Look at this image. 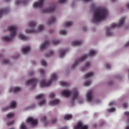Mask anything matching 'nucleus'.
<instances>
[{"label": "nucleus", "mask_w": 129, "mask_h": 129, "mask_svg": "<svg viewBox=\"0 0 129 129\" xmlns=\"http://www.w3.org/2000/svg\"><path fill=\"white\" fill-rule=\"evenodd\" d=\"M52 44L53 45H58L59 44V41L58 40H54L52 42Z\"/></svg>", "instance_id": "nucleus-43"}, {"label": "nucleus", "mask_w": 129, "mask_h": 129, "mask_svg": "<svg viewBox=\"0 0 129 129\" xmlns=\"http://www.w3.org/2000/svg\"><path fill=\"white\" fill-rule=\"evenodd\" d=\"M53 54H54V51H50L49 55H50V56H52V55H53Z\"/></svg>", "instance_id": "nucleus-55"}, {"label": "nucleus", "mask_w": 129, "mask_h": 129, "mask_svg": "<svg viewBox=\"0 0 129 129\" xmlns=\"http://www.w3.org/2000/svg\"><path fill=\"white\" fill-rule=\"evenodd\" d=\"M84 1V2H90V1H91V0H83Z\"/></svg>", "instance_id": "nucleus-58"}, {"label": "nucleus", "mask_w": 129, "mask_h": 129, "mask_svg": "<svg viewBox=\"0 0 129 129\" xmlns=\"http://www.w3.org/2000/svg\"><path fill=\"white\" fill-rule=\"evenodd\" d=\"M83 102V100H79V103H80V104H82V103Z\"/></svg>", "instance_id": "nucleus-54"}, {"label": "nucleus", "mask_w": 129, "mask_h": 129, "mask_svg": "<svg viewBox=\"0 0 129 129\" xmlns=\"http://www.w3.org/2000/svg\"><path fill=\"white\" fill-rule=\"evenodd\" d=\"M125 22V17L121 18L118 23H113L110 25V28H108L105 32L106 36H111L112 35V32L111 30L115 28H121L123 25H124V22Z\"/></svg>", "instance_id": "nucleus-2"}, {"label": "nucleus", "mask_w": 129, "mask_h": 129, "mask_svg": "<svg viewBox=\"0 0 129 129\" xmlns=\"http://www.w3.org/2000/svg\"><path fill=\"white\" fill-rule=\"evenodd\" d=\"M124 114L125 115V116H128L129 117V111L124 112ZM126 123H129V119H127Z\"/></svg>", "instance_id": "nucleus-34"}, {"label": "nucleus", "mask_w": 129, "mask_h": 129, "mask_svg": "<svg viewBox=\"0 0 129 129\" xmlns=\"http://www.w3.org/2000/svg\"><path fill=\"white\" fill-rule=\"evenodd\" d=\"M55 93H51L50 94H49V97L50 98H53V97H55Z\"/></svg>", "instance_id": "nucleus-39"}, {"label": "nucleus", "mask_w": 129, "mask_h": 129, "mask_svg": "<svg viewBox=\"0 0 129 129\" xmlns=\"http://www.w3.org/2000/svg\"><path fill=\"white\" fill-rule=\"evenodd\" d=\"M41 120L42 121H43V123H44V125H45V126H47V124L48 123V121H47V118L46 117V116H43L41 118Z\"/></svg>", "instance_id": "nucleus-21"}, {"label": "nucleus", "mask_w": 129, "mask_h": 129, "mask_svg": "<svg viewBox=\"0 0 129 129\" xmlns=\"http://www.w3.org/2000/svg\"><path fill=\"white\" fill-rule=\"evenodd\" d=\"M107 15H108V13L106 9L103 8H97L93 16V23L97 24L101 21H103L107 17Z\"/></svg>", "instance_id": "nucleus-1"}, {"label": "nucleus", "mask_w": 129, "mask_h": 129, "mask_svg": "<svg viewBox=\"0 0 129 129\" xmlns=\"http://www.w3.org/2000/svg\"><path fill=\"white\" fill-rule=\"evenodd\" d=\"M37 83V80L33 79L32 80H28L25 82V85L28 86L30 85V84H31L32 86H36V84Z\"/></svg>", "instance_id": "nucleus-11"}, {"label": "nucleus", "mask_w": 129, "mask_h": 129, "mask_svg": "<svg viewBox=\"0 0 129 129\" xmlns=\"http://www.w3.org/2000/svg\"><path fill=\"white\" fill-rule=\"evenodd\" d=\"M15 4L16 5V6H19V5H20V1H16Z\"/></svg>", "instance_id": "nucleus-51"}, {"label": "nucleus", "mask_w": 129, "mask_h": 129, "mask_svg": "<svg viewBox=\"0 0 129 129\" xmlns=\"http://www.w3.org/2000/svg\"><path fill=\"white\" fill-rule=\"evenodd\" d=\"M127 106H128V104H127V103H124V104H123V107L124 108H126V107H127Z\"/></svg>", "instance_id": "nucleus-44"}, {"label": "nucleus", "mask_w": 129, "mask_h": 129, "mask_svg": "<svg viewBox=\"0 0 129 129\" xmlns=\"http://www.w3.org/2000/svg\"><path fill=\"white\" fill-rule=\"evenodd\" d=\"M111 1H114V0H111Z\"/></svg>", "instance_id": "nucleus-61"}, {"label": "nucleus", "mask_w": 129, "mask_h": 129, "mask_svg": "<svg viewBox=\"0 0 129 129\" xmlns=\"http://www.w3.org/2000/svg\"><path fill=\"white\" fill-rule=\"evenodd\" d=\"M73 117V116L71 114H67L64 117V120H69V119H71Z\"/></svg>", "instance_id": "nucleus-22"}, {"label": "nucleus", "mask_w": 129, "mask_h": 129, "mask_svg": "<svg viewBox=\"0 0 129 129\" xmlns=\"http://www.w3.org/2000/svg\"><path fill=\"white\" fill-rule=\"evenodd\" d=\"M67 2V0H57V4H65Z\"/></svg>", "instance_id": "nucleus-35"}, {"label": "nucleus", "mask_w": 129, "mask_h": 129, "mask_svg": "<svg viewBox=\"0 0 129 129\" xmlns=\"http://www.w3.org/2000/svg\"><path fill=\"white\" fill-rule=\"evenodd\" d=\"M20 129H27V126H26L24 122L21 123L20 125Z\"/></svg>", "instance_id": "nucleus-28"}, {"label": "nucleus", "mask_w": 129, "mask_h": 129, "mask_svg": "<svg viewBox=\"0 0 129 129\" xmlns=\"http://www.w3.org/2000/svg\"><path fill=\"white\" fill-rule=\"evenodd\" d=\"M59 84L61 86H68V83L64 81L59 82Z\"/></svg>", "instance_id": "nucleus-29"}, {"label": "nucleus", "mask_w": 129, "mask_h": 129, "mask_svg": "<svg viewBox=\"0 0 129 129\" xmlns=\"http://www.w3.org/2000/svg\"><path fill=\"white\" fill-rule=\"evenodd\" d=\"M108 112H114L115 111V108H111L107 110Z\"/></svg>", "instance_id": "nucleus-37"}, {"label": "nucleus", "mask_w": 129, "mask_h": 129, "mask_svg": "<svg viewBox=\"0 0 129 129\" xmlns=\"http://www.w3.org/2000/svg\"><path fill=\"white\" fill-rule=\"evenodd\" d=\"M82 44V42L78 40H74L72 42V46H79V45H81Z\"/></svg>", "instance_id": "nucleus-17"}, {"label": "nucleus", "mask_w": 129, "mask_h": 129, "mask_svg": "<svg viewBox=\"0 0 129 129\" xmlns=\"http://www.w3.org/2000/svg\"><path fill=\"white\" fill-rule=\"evenodd\" d=\"M87 58V54H84L80 60H77L75 61V63L72 65V69H74L76 66H77V64H78L79 62H80V61H84V60H85Z\"/></svg>", "instance_id": "nucleus-9"}, {"label": "nucleus", "mask_w": 129, "mask_h": 129, "mask_svg": "<svg viewBox=\"0 0 129 129\" xmlns=\"http://www.w3.org/2000/svg\"><path fill=\"white\" fill-rule=\"evenodd\" d=\"M57 80H58V75L55 73H53L50 75L49 81L47 83L44 81H41L40 82V86L41 88H43V87H48V86H50L52 84V82L57 81Z\"/></svg>", "instance_id": "nucleus-4"}, {"label": "nucleus", "mask_w": 129, "mask_h": 129, "mask_svg": "<svg viewBox=\"0 0 129 129\" xmlns=\"http://www.w3.org/2000/svg\"><path fill=\"white\" fill-rule=\"evenodd\" d=\"M6 116L7 118H12V117H14V116H15V114L13 112H10L8 113L6 115Z\"/></svg>", "instance_id": "nucleus-25"}, {"label": "nucleus", "mask_w": 129, "mask_h": 129, "mask_svg": "<svg viewBox=\"0 0 129 129\" xmlns=\"http://www.w3.org/2000/svg\"><path fill=\"white\" fill-rule=\"evenodd\" d=\"M18 37L19 39H21V40H27V37L22 33L18 35Z\"/></svg>", "instance_id": "nucleus-26"}, {"label": "nucleus", "mask_w": 129, "mask_h": 129, "mask_svg": "<svg viewBox=\"0 0 129 129\" xmlns=\"http://www.w3.org/2000/svg\"><path fill=\"white\" fill-rule=\"evenodd\" d=\"M44 97V94H40L35 97V99L37 100L41 99V98H43Z\"/></svg>", "instance_id": "nucleus-30"}, {"label": "nucleus", "mask_w": 129, "mask_h": 129, "mask_svg": "<svg viewBox=\"0 0 129 129\" xmlns=\"http://www.w3.org/2000/svg\"><path fill=\"white\" fill-rule=\"evenodd\" d=\"M17 106V102L15 101H12L10 103V107L12 108H15Z\"/></svg>", "instance_id": "nucleus-24"}, {"label": "nucleus", "mask_w": 129, "mask_h": 129, "mask_svg": "<svg viewBox=\"0 0 129 129\" xmlns=\"http://www.w3.org/2000/svg\"><path fill=\"white\" fill-rule=\"evenodd\" d=\"M35 107V105H31L28 107L29 109H32Z\"/></svg>", "instance_id": "nucleus-49"}, {"label": "nucleus", "mask_w": 129, "mask_h": 129, "mask_svg": "<svg viewBox=\"0 0 129 129\" xmlns=\"http://www.w3.org/2000/svg\"><path fill=\"white\" fill-rule=\"evenodd\" d=\"M113 104H114V102H111L109 103V106H112Z\"/></svg>", "instance_id": "nucleus-50"}, {"label": "nucleus", "mask_w": 129, "mask_h": 129, "mask_svg": "<svg viewBox=\"0 0 129 129\" xmlns=\"http://www.w3.org/2000/svg\"><path fill=\"white\" fill-rule=\"evenodd\" d=\"M60 35H66L67 34V31L61 30L59 31Z\"/></svg>", "instance_id": "nucleus-33"}, {"label": "nucleus", "mask_w": 129, "mask_h": 129, "mask_svg": "<svg viewBox=\"0 0 129 129\" xmlns=\"http://www.w3.org/2000/svg\"><path fill=\"white\" fill-rule=\"evenodd\" d=\"M93 75H94V74L93 72H89L84 76V79H88V78H90V77H92Z\"/></svg>", "instance_id": "nucleus-18"}, {"label": "nucleus", "mask_w": 129, "mask_h": 129, "mask_svg": "<svg viewBox=\"0 0 129 129\" xmlns=\"http://www.w3.org/2000/svg\"><path fill=\"white\" fill-rule=\"evenodd\" d=\"M55 21H56V18L55 17H52V18H51L50 21H48V24H53L55 23Z\"/></svg>", "instance_id": "nucleus-27"}, {"label": "nucleus", "mask_w": 129, "mask_h": 129, "mask_svg": "<svg viewBox=\"0 0 129 129\" xmlns=\"http://www.w3.org/2000/svg\"><path fill=\"white\" fill-rule=\"evenodd\" d=\"M55 10V8H52L49 9H44L42 11L43 14H49V13H52V12H54V10Z\"/></svg>", "instance_id": "nucleus-16"}, {"label": "nucleus", "mask_w": 129, "mask_h": 129, "mask_svg": "<svg viewBox=\"0 0 129 129\" xmlns=\"http://www.w3.org/2000/svg\"><path fill=\"white\" fill-rule=\"evenodd\" d=\"M87 29L86 27H84V28H83L84 31H86V29Z\"/></svg>", "instance_id": "nucleus-59"}, {"label": "nucleus", "mask_w": 129, "mask_h": 129, "mask_svg": "<svg viewBox=\"0 0 129 129\" xmlns=\"http://www.w3.org/2000/svg\"><path fill=\"white\" fill-rule=\"evenodd\" d=\"M40 74H44L45 73V71L43 69L40 70Z\"/></svg>", "instance_id": "nucleus-48"}, {"label": "nucleus", "mask_w": 129, "mask_h": 129, "mask_svg": "<svg viewBox=\"0 0 129 129\" xmlns=\"http://www.w3.org/2000/svg\"><path fill=\"white\" fill-rule=\"evenodd\" d=\"M8 63H9V60H8V59H5L3 61L4 64H8Z\"/></svg>", "instance_id": "nucleus-47"}, {"label": "nucleus", "mask_w": 129, "mask_h": 129, "mask_svg": "<svg viewBox=\"0 0 129 129\" xmlns=\"http://www.w3.org/2000/svg\"><path fill=\"white\" fill-rule=\"evenodd\" d=\"M126 8L129 10V3L126 4Z\"/></svg>", "instance_id": "nucleus-53"}, {"label": "nucleus", "mask_w": 129, "mask_h": 129, "mask_svg": "<svg viewBox=\"0 0 129 129\" xmlns=\"http://www.w3.org/2000/svg\"><path fill=\"white\" fill-rule=\"evenodd\" d=\"M111 68V67L110 66V64L107 63L105 64V69H110Z\"/></svg>", "instance_id": "nucleus-42"}, {"label": "nucleus", "mask_w": 129, "mask_h": 129, "mask_svg": "<svg viewBox=\"0 0 129 129\" xmlns=\"http://www.w3.org/2000/svg\"><path fill=\"white\" fill-rule=\"evenodd\" d=\"M21 90V88L19 87H11L9 89V92H17V91H20Z\"/></svg>", "instance_id": "nucleus-14"}, {"label": "nucleus", "mask_w": 129, "mask_h": 129, "mask_svg": "<svg viewBox=\"0 0 129 129\" xmlns=\"http://www.w3.org/2000/svg\"><path fill=\"white\" fill-rule=\"evenodd\" d=\"M59 102H60L59 99H54L53 100L50 101L49 102V105L54 106V105H56V104H58V103H59Z\"/></svg>", "instance_id": "nucleus-15"}, {"label": "nucleus", "mask_w": 129, "mask_h": 129, "mask_svg": "<svg viewBox=\"0 0 129 129\" xmlns=\"http://www.w3.org/2000/svg\"><path fill=\"white\" fill-rule=\"evenodd\" d=\"M65 54H66V50H61L59 51V58H63L65 56Z\"/></svg>", "instance_id": "nucleus-19"}, {"label": "nucleus", "mask_w": 129, "mask_h": 129, "mask_svg": "<svg viewBox=\"0 0 129 129\" xmlns=\"http://www.w3.org/2000/svg\"><path fill=\"white\" fill-rule=\"evenodd\" d=\"M72 93H73V97L72 99V101H75V100L78 99L79 96L78 95V90L76 88L73 89L72 92L68 90H63L60 91V94L65 97H69Z\"/></svg>", "instance_id": "nucleus-3"}, {"label": "nucleus", "mask_w": 129, "mask_h": 129, "mask_svg": "<svg viewBox=\"0 0 129 129\" xmlns=\"http://www.w3.org/2000/svg\"><path fill=\"white\" fill-rule=\"evenodd\" d=\"M93 95H92V92L89 91L87 92L86 97V99L88 102H90V101H92V99L93 98Z\"/></svg>", "instance_id": "nucleus-10"}, {"label": "nucleus", "mask_w": 129, "mask_h": 129, "mask_svg": "<svg viewBox=\"0 0 129 129\" xmlns=\"http://www.w3.org/2000/svg\"><path fill=\"white\" fill-rule=\"evenodd\" d=\"M4 13H6V11L4 9L0 10V15H2V14H4Z\"/></svg>", "instance_id": "nucleus-45"}, {"label": "nucleus", "mask_w": 129, "mask_h": 129, "mask_svg": "<svg viewBox=\"0 0 129 129\" xmlns=\"http://www.w3.org/2000/svg\"><path fill=\"white\" fill-rule=\"evenodd\" d=\"M45 104H46V100H43L40 101L38 103L39 106H43V105H45Z\"/></svg>", "instance_id": "nucleus-31"}, {"label": "nucleus", "mask_w": 129, "mask_h": 129, "mask_svg": "<svg viewBox=\"0 0 129 129\" xmlns=\"http://www.w3.org/2000/svg\"><path fill=\"white\" fill-rule=\"evenodd\" d=\"M73 129H88V126L87 125H83L82 122L79 121L76 125L74 126Z\"/></svg>", "instance_id": "nucleus-7"}, {"label": "nucleus", "mask_w": 129, "mask_h": 129, "mask_svg": "<svg viewBox=\"0 0 129 129\" xmlns=\"http://www.w3.org/2000/svg\"><path fill=\"white\" fill-rule=\"evenodd\" d=\"M125 129H129V125H127V126H126V127L125 128Z\"/></svg>", "instance_id": "nucleus-57"}, {"label": "nucleus", "mask_w": 129, "mask_h": 129, "mask_svg": "<svg viewBox=\"0 0 129 129\" xmlns=\"http://www.w3.org/2000/svg\"><path fill=\"white\" fill-rule=\"evenodd\" d=\"M44 30V26L43 25H39L38 26V31H43Z\"/></svg>", "instance_id": "nucleus-40"}, {"label": "nucleus", "mask_w": 129, "mask_h": 129, "mask_svg": "<svg viewBox=\"0 0 129 129\" xmlns=\"http://www.w3.org/2000/svg\"><path fill=\"white\" fill-rule=\"evenodd\" d=\"M30 75H32V74H31V73H30Z\"/></svg>", "instance_id": "nucleus-60"}, {"label": "nucleus", "mask_w": 129, "mask_h": 129, "mask_svg": "<svg viewBox=\"0 0 129 129\" xmlns=\"http://www.w3.org/2000/svg\"><path fill=\"white\" fill-rule=\"evenodd\" d=\"M8 30L10 31L11 35H10L9 36H6L3 37L2 38V40L3 41H11L13 38H14L17 34V27L15 26H9L8 28Z\"/></svg>", "instance_id": "nucleus-5"}, {"label": "nucleus", "mask_w": 129, "mask_h": 129, "mask_svg": "<svg viewBox=\"0 0 129 129\" xmlns=\"http://www.w3.org/2000/svg\"><path fill=\"white\" fill-rule=\"evenodd\" d=\"M41 64L42 66H46L47 65V62L44 60H42L41 61Z\"/></svg>", "instance_id": "nucleus-38"}, {"label": "nucleus", "mask_w": 129, "mask_h": 129, "mask_svg": "<svg viewBox=\"0 0 129 129\" xmlns=\"http://www.w3.org/2000/svg\"><path fill=\"white\" fill-rule=\"evenodd\" d=\"M26 122L30 123L32 126L38 125V119L34 118V117H29L26 119Z\"/></svg>", "instance_id": "nucleus-6"}, {"label": "nucleus", "mask_w": 129, "mask_h": 129, "mask_svg": "<svg viewBox=\"0 0 129 129\" xmlns=\"http://www.w3.org/2000/svg\"><path fill=\"white\" fill-rule=\"evenodd\" d=\"M37 31H35L34 29H32V30H29V29H25L26 34H31L32 33H36Z\"/></svg>", "instance_id": "nucleus-20"}, {"label": "nucleus", "mask_w": 129, "mask_h": 129, "mask_svg": "<svg viewBox=\"0 0 129 129\" xmlns=\"http://www.w3.org/2000/svg\"><path fill=\"white\" fill-rule=\"evenodd\" d=\"M7 109V108H3L2 109L3 111H6V110Z\"/></svg>", "instance_id": "nucleus-56"}, {"label": "nucleus", "mask_w": 129, "mask_h": 129, "mask_svg": "<svg viewBox=\"0 0 129 129\" xmlns=\"http://www.w3.org/2000/svg\"><path fill=\"white\" fill-rule=\"evenodd\" d=\"M91 84V81H87L84 83V86H89Z\"/></svg>", "instance_id": "nucleus-36"}, {"label": "nucleus", "mask_w": 129, "mask_h": 129, "mask_svg": "<svg viewBox=\"0 0 129 129\" xmlns=\"http://www.w3.org/2000/svg\"><path fill=\"white\" fill-rule=\"evenodd\" d=\"M66 27H70L73 25V22H67L65 23Z\"/></svg>", "instance_id": "nucleus-32"}, {"label": "nucleus", "mask_w": 129, "mask_h": 129, "mask_svg": "<svg viewBox=\"0 0 129 129\" xmlns=\"http://www.w3.org/2000/svg\"><path fill=\"white\" fill-rule=\"evenodd\" d=\"M35 24L34 22L31 23L29 24V27H34L35 26Z\"/></svg>", "instance_id": "nucleus-46"}, {"label": "nucleus", "mask_w": 129, "mask_h": 129, "mask_svg": "<svg viewBox=\"0 0 129 129\" xmlns=\"http://www.w3.org/2000/svg\"><path fill=\"white\" fill-rule=\"evenodd\" d=\"M15 123V121H11L10 122H8L7 123V125H12V124H14Z\"/></svg>", "instance_id": "nucleus-41"}, {"label": "nucleus", "mask_w": 129, "mask_h": 129, "mask_svg": "<svg viewBox=\"0 0 129 129\" xmlns=\"http://www.w3.org/2000/svg\"><path fill=\"white\" fill-rule=\"evenodd\" d=\"M44 2L45 0H38V1L35 2L33 4V9H37V8H41L44 5Z\"/></svg>", "instance_id": "nucleus-8"}, {"label": "nucleus", "mask_w": 129, "mask_h": 129, "mask_svg": "<svg viewBox=\"0 0 129 129\" xmlns=\"http://www.w3.org/2000/svg\"><path fill=\"white\" fill-rule=\"evenodd\" d=\"M30 50H31V46H30L23 47L21 49L22 52H23V53H24V54H26V53L30 52Z\"/></svg>", "instance_id": "nucleus-13"}, {"label": "nucleus", "mask_w": 129, "mask_h": 129, "mask_svg": "<svg viewBox=\"0 0 129 129\" xmlns=\"http://www.w3.org/2000/svg\"><path fill=\"white\" fill-rule=\"evenodd\" d=\"M86 65L87 67H88V66H89V65H90V62H86Z\"/></svg>", "instance_id": "nucleus-52"}, {"label": "nucleus", "mask_w": 129, "mask_h": 129, "mask_svg": "<svg viewBox=\"0 0 129 129\" xmlns=\"http://www.w3.org/2000/svg\"><path fill=\"white\" fill-rule=\"evenodd\" d=\"M49 45V41L48 40L45 41L44 42L41 44L40 46V50L43 51L44 49Z\"/></svg>", "instance_id": "nucleus-12"}, {"label": "nucleus", "mask_w": 129, "mask_h": 129, "mask_svg": "<svg viewBox=\"0 0 129 129\" xmlns=\"http://www.w3.org/2000/svg\"><path fill=\"white\" fill-rule=\"evenodd\" d=\"M96 54V51L94 49L90 50L88 55L89 56H93V55H95Z\"/></svg>", "instance_id": "nucleus-23"}]
</instances>
